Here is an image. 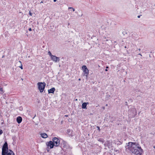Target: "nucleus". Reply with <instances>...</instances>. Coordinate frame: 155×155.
Listing matches in <instances>:
<instances>
[{"label":"nucleus","mask_w":155,"mask_h":155,"mask_svg":"<svg viewBox=\"0 0 155 155\" xmlns=\"http://www.w3.org/2000/svg\"><path fill=\"white\" fill-rule=\"evenodd\" d=\"M127 151L129 150L135 155H143V150L137 143L129 142L125 146Z\"/></svg>","instance_id":"f257e3e1"},{"label":"nucleus","mask_w":155,"mask_h":155,"mask_svg":"<svg viewBox=\"0 0 155 155\" xmlns=\"http://www.w3.org/2000/svg\"><path fill=\"white\" fill-rule=\"evenodd\" d=\"M46 84L45 82H38L37 83L38 88L40 93H42L45 89Z\"/></svg>","instance_id":"f03ea898"},{"label":"nucleus","mask_w":155,"mask_h":155,"mask_svg":"<svg viewBox=\"0 0 155 155\" xmlns=\"http://www.w3.org/2000/svg\"><path fill=\"white\" fill-rule=\"evenodd\" d=\"M82 68L83 71L84 75L86 77V78L87 79L89 74V70L85 65H83L82 66Z\"/></svg>","instance_id":"7ed1b4c3"},{"label":"nucleus","mask_w":155,"mask_h":155,"mask_svg":"<svg viewBox=\"0 0 155 155\" xmlns=\"http://www.w3.org/2000/svg\"><path fill=\"white\" fill-rule=\"evenodd\" d=\"M52 142L54 146L55 147H58L60 143V140L56 137H54L53 138Z\"/></svg>","instance_id":"20e7f679"},{"label":"nucleus","mask_w":155,"mask_h":155,"mask_svg":"<svg viewBox=\"0 0 155 155\" xmlns=\"http://www.w3.org/2000/svg\"><path fill=\"white\" fill-rule=\"evenodd\" d=\"M8 150L7 143L5 142L3 145L2 148V154L4 153Z\"/></svg>","instance_id":"39448f33"},{"label":"nucleus","mask_w":155,"mask_h":155,"mask_svg":"<svg viewBox=\"0 0 155 155\" xmlns=\"http://www.w3.org/2000/svg\"><path fill=\"white\" fill-rule=\"evenodd\" d=\"M46 145L48 147H50V149L53 148L54 146V144H53V142L50 141L49 142H47L46 143Z\"/></svg>","instance_id":"423d86ee"},{"label":"nucleus","mask_w":155,"mask_h":155,"mask_svg":"<svg viewBox=\"0 0 155 155\" xmlns=\"http://www.w3.org/2000/svg\"><path fill=\"white\" fill-rule=\"evenodd\" d=\"M51 59L52 60L55 62H58L60 61L59 58L53 55L51 57Z\"/></svg>","instance_id":"0eeeda50"},{"label":"nucleus","mask_w":155,"mask_h":155,"mask_svg":"<svg viewBox=\"0 0 155 155\" xmlns=\"http://www.w3.org/2000/svg\"><path fill=\"white\" fill-rule=\"evenodd\" d=\"M2 155H14L13 152L9 150H8L6 152L2 154Z\"/></svg>","instance_id":"6e6552de"},{"label":"nucleus","mask_w":155,"mask_h":155,"mask_svg":"<svg viewBox=\"0 0 155 155\" xmlns=\"http://www.w3.org/2000/svg\"><path fill=\"white\" fill-rule=\"evenodd\" d=\"M89 103L88 102H84L82 104V109H87V105Z\"/></svg>","instance_id":"1a4fd4ad"},{"label":"nucleus","mask_w":155,"mask_h":155,"mask_svg":"<svg viewBox=\"0 0 155 155\" xmlns=\"http://www.w3.org/2000/svg\"><path fill=\"white\" fill-rule=\"evenodd\" d=\"M17 121L18 124L20 123L22 120V118L21 117L18 116L16 119Z\"/></svg>","instance_id":"9d476101"},{"label":"nucleus","mask_w":155,"mask_h":155,"mask_svg":"<svg viewBox=\"0 0 155 155\" xmlns=\"http://www.w3.org/2000/svg\"><path fill=\"white\" fill-rule=\"evenodd\" d=\"M55 88L54 87H53L48 90V93H53L55 91Z\"/></svg>","instance_id":"9b49d317"},{"label":"nucleus","mask_w":155,"mask_h":155,"mask_svg":"<svg viewBox=\"0 0 155 155\" xmlns=\"http://www.w3.org/2000/svg\"><path fill=\"white\" fill-rule=\"evenodd\" d=\"M41 135L42 137L44 138H47L48 137V136L47 134L45 133L41 134Z\"/></svg>","instance_id":"f8f14e48"},{"label":"nucleus","mask_w":155,"mask_h":155,"mask_svg":"<svg viewBox=\"0 0 155 155\" xmlns=\"http://www.w3.org/2000/svg\"><path fill=\"white\" fill-rule=\"evenodd\" d=\"M17 63L20 64V66H19V67L21 68V69H23V68L21 62L20 61H19Z\"/></svg>","instance_id":"ddd939ff"},{"label":"nucleus","mask_w":155,"mask_h":155,"mask_svg":"<svg viewBox=\"0 0 155 155\" xmlns=\"http://www.w3.org/2000/svg\"><path fill=\"white\" fill-rule=\"evenodd\" d=\"M4 93V91H3V88L2 87H0V94H2Z\"/></svg>","instance_id":"4468645a"},{"label":"nucleus","mask_w":155,"mask_h":155,"mask_svg":"<svg viewBox=\"0 0 155 155\" xmlns=\"http://www.w3.org/2000/svg\"><path fill=\"white\" fill-rule=\"evenodd\" d=\"M66 142L64 141H63L62 142V144L63 145V147H65L66 146Z\"/></svg>","instance_id":"2eb2a0df"},{"label":"nucleus","mask_w":155,"mask_h":155,"mask_svg":"<svg viewBox=\"0 0 155 155\" xmlns=\"http://www.w3.org/2000/svg\"><path fill=\"white\" fill-rule=\"evenodd\" d=\"M98 141L102 143L104 142V140L102 138H99L98 139Z\"/></svg>","instance_id":"dca6fc26"},{"label":"nucleus","mask_w":155,"mask_h":155,"mask_svg":"<svg viewBox=\"0 0 155 155\" xmlns=\"http://www.w3.org/2000/svg\"><path fill=\"white\" fill-rule=\"evenodd\" d=\"M48 54L50 56L51 58L53 55L51 54V52L50 51L48 52Z\"/></svg>","instance_id":"f3484780"},{"label":"nucleus","mask_w":155,"mask_h":155,"mask_svg":"<svg viewBox=\"0 0 155 155\" xmlns=\"http://www.w3.org/2000/svg\"><path fill=\"white\" fill-rule=\"evenodd\" d=\"M68 9H73V11H75V9L74 8H73L72 7H69L68 8Z\"/></svg>","instance_id":"a211bd4d"},{"label":"nucleus","mask_w":155,"mask_h":155,"mask_svg":"<svg viewBox=\"0 0 155 155\" xmlns=\"http://www.w3.org/2000/svg\"><path fill=\"white\" fill-rule=\"evenodd\" d=\"M3 133V131L2 130L0 129V135L2 134Z\"/></svg>","instance_id":"6ab92c4d"},{"label":"nucleus","mask_w":155,"mask_h":155,"mask_svg":"<svg viewBox=\"0 0 155 155\" xmlns=\"http://www.w3.org/2000/svg\"><path fill=\"white\" fill-rule=\"evenodd\" d=\"M108 66H107L106 67V69L105 70V71H107L108 70H107V68H108Z\"/></svg>","instance_id":"aec40b11"},{"label":"nucleus","mask_w":155,"mask_h":155,"mask_svg":"<svg viewBox=\"0 0 155 155\" xmlns=\"http://www.w3.org/2000/svg\"><path fill=\"white\" fill-rule=\"evenodd\" d=\"M97 129L99 130V131H100V127L99 126H97Z\"/></svg>","instance_id":"412c9836"},{"label":"nucleus","mask_w":155,"mask_h":155,"mask_svg":"<svg viewBox=\"0 0 155 155\" xmlns=\"http://www.w3.org/2000/svg\"><path fill=\"white\" fill-rule=\"evenodd\" d=\"M32 13H31V12L30 11H29V15H30V16H32Z\"/></svg>","instance_id":"4be33fe9"},{"label":"nucleus","mask_w":155,"mask_h":155,"mask_svg":"<svg viewBox=\"0 0 155 155\" xmlns=\"http://www.w3.org/2000/svg\"><path fill=\"white\" fill-rule=\"evenodd\" d=\"M28 30H29V31H31L32 30H31V28H29Z\"/></svg>","instance_id":"5701e85b"},{"label":"nucleus","mask_w":155,"mask_h":155,"mask_svg":"<svg viewBox=\"0 0 155 155\" xmlns=\"http://www.w3.org/2000/svg\"><path fill=\"white\" fill-rule=\"evenodd\" d=\"M141 16V15H138V16H137V18H140V16Z\"/></svg>","instance_id":"b1692460"},{"label":"nucleus","mask_w":155,"mask_h":155,"mask_svg":"<svg viewBox=\"0 0 155 155\" xmlns=\"http://www.w3.org/2000/svg\"><path fill=\"white\" fill-rule=\"evenodd\" d=\"M138 55H140L141 56H142V55H141V54H140V53H139V54H138Z\"/></svg>","instance_id":"393cba45"},{"label":"nucleus","mask_w":155,"mask_h":155,"mask_svg":"<svg viewBox=\"0 0 155 155\" xmlns=\"http://www.w3.org/2000/svg\"><path fill=\"white\" fill-rule=\"evenodd\" d=\"M43 2L42 1H41V2H40V3H43Z\"/></svg>","instance_id":"a878e982"},{"label":"nucleus","mask_w":155,"mask_h":155,"mask_svg":"<svg viewBox=\"0 0 155 155\" xmlns=\"http://www.w3.org/2000/svg\"><path fill=\"white\" fill-rule=\"evenodd\" d=\"M56 1H57L56 0H54V2H56Z\"/></svg>","instance_id":"bb28decb"},{"label":"nucleus","mask_w":155,"mask_h":155,"mask_svg":"<svg viewBox=\"0 0 155 155\" xmlns=\"http://www.w3.org/2000/svg\"><path fill=\"white\" fill-rule=\"evenodd\" d=\"M65 117H67L68 116V115H65Z\"/></svg>","instance_id":"cd10ccee"},{"label":"nucleus","mask_w":155,"mask_h":155,"mask_svg":"<svg viewBox=\"0 0 155 155\" xmlns=\"http://www.w3.org/2000/svg\"><path fill=\"white\" fill-rule=\"evenodd\" d=\"M138 50L139 51H140V48L139 49H138Z\"/></svg>","instance_id":"c85d7f7f"},{"label":"nucleus","mask_w":155,"mask_h":155,"mask_svg":"<svg viewBox=\"0 0 155 155\" xmlns=\"http://www.w3.org/2000/svg\"><path fill=\"white\" fill-rule=\"evenodd\" d=\"M78 80H79V81H80V80H81V79H80V78H79V79H78Z\"/></svg>","instance_id":"c756f323"}]
</instances>
